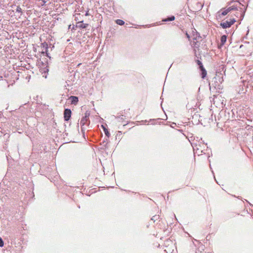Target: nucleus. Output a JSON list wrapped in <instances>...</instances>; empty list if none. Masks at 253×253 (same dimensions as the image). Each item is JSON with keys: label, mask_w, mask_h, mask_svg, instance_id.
I'll use <instances>...</instances> for the list:
<instances>
[{"label": "nucleus", "mask_w": 253, "mask_h": 253, "mask_svg": "<svg viewBox=\"0 0 253 253\" xmlns=\"http://www.w3.org/2000/svg\"><path fill=\"white\" fill-rule=\"evenodd\" d=\"M235 22L236 20L234 18L230 19L229 21L221 22L220 25L223 29H226L230 27Z\"/></svg>", "instance_id": "obj_2"}, {"label": "nucleus", "mask_w": 253, "mask_h": 253, "mask_svg": "<svg viewBox=\"0 0 253 253\" xmlns=\"http://www.w3.org/2000/svg\"><path fill=\"white\" fill-rule=\"evenodd\" d=\"M174 19H175V17L174 16H171L168 17L167 18L164 19L162 21L163 22H169V21H173Z\"/></svg>", "instance_id": "obj_9"}, {"label": "nucleus", "mask_w": 253, "mask_h": 253, "mask_svg": "<svg viewBox=\"0 0 253 253\" xmlns=\"http://www.w3.org/2000/svg\"><path fill=\"white\" fill-rule=\"evenodd\" d=\"M159 218V215H154L152 218L151 220H153L154 222H155L156 220H157Z\"/></svg>", "instance_id": "obj_17"}, {"label": "nucleus", "mask_w": 253, "mask_h": 253, "mask_svg": "<svg viewBox=\"0 0 253 253\" xmlns=\"http://www.w3.org/2000/svg\"><path fill=\"white\" fill-rule=\"evenodd\" d=\"M200 69L201 71V77L202 78L204 79L207 75V71L204 67H202Z\"/></svg>", "instance_id": "obj_8"}, {"label": "nucleus", "mask_w": 253, "mask_h": 253, "mask_svg": "<svg viewBox=\"0 0 253 253\" xmlns=\"http://www.w3.org/2000/svg\"><path fill=\"white\" fill-rule=\"evenodd\" d=\"M69 99L71 100L72 104L76 105L79 101L78 97L75 96H71Z\"/></svg>", "instance_id": "obj_6"}, {"label": "nucleus", "mask_w": 253, "mask_h": 253, "mask_svg": "<svg viewBox=\"0 0 253 253\" xmlns=\"http://www.w3.org/2000/svg\"><path fill=\"white\" fill-rule=\"evenodd\" d=\"M119 134H120V133L121 132V131H119Z\"/></svg>", "instance_id": "obj_24"}, {"label": "nucleus", "mask_w": 253, "mask_h": 253, "mask_svg": "<svg viewBox=\"0 0 253 253\" xmlns=\"http://www.w3.org/2000/svg\"><path fill=\"white\" fill-rule=\"evenodd\" d=\"M116 23L119 25H123L125 24V22L121 19H117L116 21Z\"/></svg>", "instance_id": "obj_15"}, {"label": "nucleus", "mask_w": 253, "mask_h": 253, "mask_svg": "<svg viewBox=\"0 0 253 253\" xmlns=\"http://www.w3.org/2000/svg\"><path fill=\"white\" fill-rule=\"evenodd\" d=\"M229 12V11H228V9L227 8L226 9H225L223 11H222L221 13L219 14V16H225L227 15Z\"/></svg>", "instance_id": "obj_14"}, {"label": "nucleus", "mask_w": 253, "mask_h": 253, "mask_svg": "<svg viewBox=\"0 0 253 253\" xmlns=\"http://www.w3.org/2000/svg\"><path fill=\"white\" fill-rule=\"evenodd\" d=\"M43 47H45L46 49H47V44L46 42L42 43Z\"/></svg>", "instance_id": "obj_21"}, {"label": "nucleus", "mask_w": 253, "mask_h": 253, "mask_svg": "<svg viewBox=\"0 0 253 253\" xmlns=\"http://www.w3.org/2000/svg\"><path fill=\"white\" fill-rule=\"evenodd\" d=\"M201 141L202 142H200V144H199V147H197V150H201V152H203V150L202 149L203 147L204 148L205 147V145H206L207 144H205L204 141L201 139Z\"/></svg>", "instance_id": "obj_10"}, {"label": "nucleus", "mask_w": 253, "mask_h": 253, "mask_svg": "<svg viewBox=\"0 0 253 253\" xmlns=\"http://www.w3.org/2000/svg\"><path fill=\"white\" fill-rule=\"evenodd\" d=\"M201 37L200 34L197 32L196 36L193 38V41L192 45L195 48H198L199 47V43H198V40L201 39Z\"/></svg>", "instance_id": "obj_5"}, {"label": "nucleus", "mask_w": 253, "mask_h": 253, "mask_svg": "<svg viewBox=\"0 0 253 253\" xmlns=\"http://www.w3.org/2000/svg\"><path fill=\"white\" fill-rule=\"evenodd\" d=\"M89 114L87 112H86L85 113L84 116L83 117L80 121V125L82 126V132L84 136L85 128L84 127H83V126H84L86 124V123L89 119Z\"/></svg>", "instance_id": "obj_1"}, {"label": "nucleus", "mask_w": 253, "mask_h": 253, "mask_svg": "<svg viewBox=\"0 0 253 253\" xmlns=\"http://www.w3.org/2000/svg\"><path fill=\"white\" fill-rule=\"evenodd\" d=\"M228 9V11L230 12L232 10H238V8L235 6H230L228 8H227Z\"/></svg>", "instance_id": "obj_13"}, {"label": "nucleus", "mask_w": 253, "mask_h": 253, "mask_svg": "<svg viewBox=\"0 0 253 253\" xmlns=\"http://www.w3.org/2000/svg\"><path fill=\"white\" fill-rule=\"evenodd\" d=\"M85 15H86V16L88 15V12H86V13H85Z\"/></svg>", "instance_id": "obj_23"}, {"label": "nucleus", "mask_w": 253, "mask_h": 253, "mask_svg": "<svg viewBox=\"0 0 253 253\" xmlns=\"http://www.w3.org/2000/svg\"><path fill=\"white\" fill-rule=\"evenodd\" d=\"M16 12L20 13V15H21L23 13L22 10L20 6H17L16 9Z\"/></svg>", "instance_id": "obj_16"}, {"label": "nucleus", "mask_w": 253, "mask_h": 253, "mask_svg": "<svg viewBox=\"0 0 253 253\" xmlns=\"http://www.w3.org/2000/svg\"><path fill=\"white\" fill-rule=\"evenodd\" d=\"M227 36L226 35H223L221 36L220 39V42L221 45L224 44L225 42H226Z\"/></svg>", "instance_id": "obj_11"}, {"label": "nucleus", "mask_w": 253, "mask_h": 253, "mask_svg": "<svg viewBox=\"0 0 253 253\" xmlns=\"http://www.w3.org/2000/svg\"><path fill=\"white\" fill-rule=\"evenodd\" d=\"M88 26V24L83 23V21H81L77 23L76 26L80 28L85 29Z\"/></svg>", "instance_id": "obj_7"}, {"label": "nucleus", "mask_w": 253, "mask_h": 253, "mask_svg": "<svg viewBox=\"0 0 253 253\" xmlns=\"http://www.w3.org/2000/svg\"><path fill=\"white\" fill-rule=\"evenodd\" d=\"M4 245L3 241L2 239L0 237V247H3Z\"/></svg>", "instance_id": "obj_20"}, {"label": "nucleus", "mask_w": 253, "mask_h": 253, "mask_svg": "<svg viewBox=\"0 0 253 253\" xmlns=\"http://www.w3.org/2000/svg\"><path fill=\"white\" fill-rule=\"evenodd\" d=\"M46 56H47V57H49V55H48V53L47 52V51H46Z\"/></svg>", "instance_id": "obj_22"}, {"label": "nucleus", "mask_w": 253, "mask_h": 253, "mask_svg": "<svg viewBox=\"0 0 253 253\" xmlns=\"http://www.w3.org/2000/svg\"><path fill=\"white\" fill-rule=\"evenodd\" d=\"M197 64L199 66L200 69H201V68H202V67H204L202 64V63L199 60H197Z\"/></svg>", "instance_id": "obj_19"}, {"label": "nucleus", "mask_w": 253, "mask_h": 253, "mask_svg": "<svg viewBox=\"0 0 253 253\" xmlns=\"http://www.w3.org/2000/svg\"><path fill=\"white\" fill-rule=\"evenodd\" d=\"M119 134H120V133L121 132V131H119Z\"/></svg>", "instance_id": "obj_25"}, {"label": "nucleus", "mask_w": 253, "mask_h": 253, "mask_svg": "<svg viewBox=\"0 0 253 253\" xmlns=\"http://www.w3.org/2000/svg\"><path fill=\"white\" fill-rule=\"evenodd\" d=\"M240 9L242 10V13L241 14V17L243 18L245 13V11L246 10V8L245 7L244 8V9H242V8H240Z\"/></svg>", "instance_id": "obj_18"}, {"label": "nucleus", "mask_w": 253, "mask_h": 253, "mask_svg": "<svg viewBox=\"0 0 253 253\" xmlns=\"http://www.w3.org/2000/svg\"><path fill=\"white\" fill-rule=\"evenodd\" d=\"M71 116V111L70 109H65L64 111V120L68 121L70 120Z\"/></svg>", "instance_id": "obj_4"}, {"label": "nucleus", "mask_w": 253, "mask_h": 253, "mask_svg": "<svg viewBox=\"0 0 253 253\" xmlns=\"http://www.w3.org/2000/svg\"><path fill=\"white\" fill-rule=\"evenodd\" d=\"M101 126L103 129L105 135L107 136V137H109L110 136V133L109 131L103 125H102Z\"/></svg>", "instance_id": "obj_12"}, {"label": "nucleus", "mask_w": 253, "mask_h": 253, "mask_svg": "<svg viewBox=\"0 0 253 253\" xmlns=\"http://www.w3.org/2000/svg\"><path fill=\"white\" fill-rule=\"evenodd\" d=\"M220 82V79L219 77H214L213 78L211 83H210V88L211 86L213 87L214 88H219V83Z\"/></svg>", "instance_id": "obj_3"}]
</instances>
